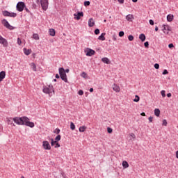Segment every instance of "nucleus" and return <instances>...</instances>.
<instances>
[{"label":"nucleus","instance_id":"20","mask_svg":"<svg viewBox=\"0 0 178 178\" xmlns=\"http://www.w3.org/2000/svg\"><path fill=\"white\" fill-rule=\"evenodd\" d=\"M23 51H24V54H25L26 56H29L30 55V54H31V49H27L26 48H24Z\"/></svg>","mask_w":178,"mask_h":178},{"label":"nucleus","instance_id":"29","mask_svg":"<svg viewBox=\"0 0 178 178\" xmlns=\"http://www.w3.org/2000/svg\"><path fill=\"white\" fill-rule=\"evenodd\" d=\"M26 126H28L29 127H34V122H26Z\"/></svg>","mask_w":178,"mask_h":178},{"label":"nucleus","instance_id":"7","mask_svg":"<svg viewBox=\"0 0 178 178\" xmlns=\"http://www.w3.org/2000/svg\"><path fill=\"white\" fill-rule=\"evenodd\" d=\"M42 147L44 149H46V150L51 149V145H49V142H48L47 140H44L42 142Z\"/></svg>","mask_w":178,"mask_h":178},{"label":"nucleus","instance_id":"64","mask_svg":"<svg viewBox=\"0 0 178 178\" xmlns=\"http://www.w3.org/2000/svg\"><path fill=\"white\" fill-rule=\"evenodd\" d=\"M138 0H132V2H137Z\"/></svg>","mask_w":178,"mask_h":178},{"label":"nucleus","instance_id":"48","mask_svg":"<svg viewBox=\"0 0 178 178\" xmlns=\"http://www.w3.org/2000/svg\"><path fill=\"white\" fill-rule=\"evenodd\" d=\"M113 41H116V40H118V36L116 35H113Z\"/></svg>","mask_w":178,"mask_h":178},{"label":"nucleus","instance_id":"46","mask_svg":"<svg viewBox=\"0 0 178 178\" xmlns=\"http://www.w3.org/2000/svg\"><path fill=\"white\" fill-rule=\"evenodd\" d=\"M78 94L79 95H83L84 94V92L82 90H80L79 92H78Z\"/></svg>","mask_w":178,"mask_h":178},{"label":"nucleus","instance_id":"25","mask_svg":"<svg viewBox=\"0 0 178 178\" xmlns=\"http://www.w3.org/2000/svg\"><path fill=\"white\" fill-rule=\"evenodd\" d=\"M173 17H174V16H173V15H168V16H167V20H168V22H172L173 21Z\"/></svg>","mask_w":178,"mask_h":178},{"label":"nucleus","instance_id":"57","mask_svg":"<svg viewBox=\"0 0 178 178\" xmlns=\"http://www.w3.org/2000/svg\"><path fill=\"white\" fill-rule=\"evenodd\" d=\"M25 10H26V12H27L28 13H30V10H28V8H25Z\"/></svg>","mask_w":178,"mask_h":178},{"label":"nucleus","instance_id":"47","mask_svg":"<svg viewBox=\"0 0 178 178\" xmlns=\"http://www.w3.org/2000/svg\"><path fill=\"white\" fill-rule=\"evenodd\" d=\"M17 44L18 45H22V40H20V38H17Z\"/></svg>","mask_w":178,"mask_h":178},{"label":"nucleus","instance_id":"22","mask_svg":"<svg viewBox=\"0 0 178 178\" xmlns=\"http://www.w3.org/2000/svg\"><path fill=\"white\" fill-rule=\"evenodd\" d=\"M139 40L142 41V42H144L145 41V35L144 33H142L139 35Z\"/></svg>","mask_w":178,"mask_h":178},{"label":"nucleus","instance_id":"16","mask_svg":"<svg viewBox=\"0 0 178 178\" xmlns=\"http://www.w3.org/2000/svg\"><path fill=\"white\" fill-rule=\"evenodd\" d=\"M113 91H115V92H120V87H119L116 84H114L113 86Z\"/></svg>","mask_w":178,"mask_h":178},{"label":"nucleus","instance_id":"56","mask_svg":"<svg viewBox=\"0 0 178 178\" xmlns=\"http://www.w3.org/2000/svg\"><path fill=\"white\" fill-rule=\"evenodd\" d=\"M167 97H168V98H170V97H172V93H168V94H167Z\"/></svg>","mask_w":178,"mask_h":178},{"label":"nucleus","instance_id":"43","mask_svg":"<svg viewBox=\"0 0 178 178\" xmlns=\"http://www.w3.org/2000/svg\"><path fill=\"white\" fill-rule=\"evenodd\" d=\"M130 136L131 137V138H133V140H136V135L134 134H130Z\"/></svg>","mask_w":178,"mask_h":178},{"label":"nucleus","instance_id":"39","mask_svg":"<svg viewBox=\"0 0 178 178\" xmlns=\"http://www.w3.org/2000/svg\"><path fill=\"white\" fill-rule=\"evenodd\" d=\"M107 131H108V133H109L111 134V133H112L113 131V130L112 129V128L108 127Z\"/></svg>","mask_w":178,"mask_h":178},{"label":"nucleus","instance_id":"55","mask_svg":"<svg viewBox=\"0 0 178 178\" xmlns=\"http://www.w3.org/2000/svg\"><path fill=\"white\" fill-rule=\"evenodd\" d=\"M119 3H124V0H118Z\"/></svg>","mask_w":178,"mask_h":178},{"label":"nucleus","instance_id":"41","mask_svg":"<svg viewBox=\"0 0 178 178\" xmlns=\"http://www.w3.org/2000/svg\"><path fill=\"white\" fill-rule=\"evenodd\" d=\"M95 34L96 35H98V34H99V29H96L95 30Z\"/></svg>","mask_w":178,"mask_h":178},{"label":"nucleus","instance_id":"45","mask_svg":"<svg viewBox=\"0 0 178 178\" xmlns=\"http://www.w3.org/2000/svg\"><path fill=\"white\" fill-rule=\"evenodd\" d=\"M123 35H124V31H120L119 33V37H123Z\"/></svg>","mask_w":178,"mask_h":178},{"label":"nucleus","instance_id":"38","mask_svg":"<svg viewBox=\"0 0 178 178\" xmlns=\"http://www.w3.org/2000/svg\"><path fill=\"white\" fill-rule=\"evenodd\" d=\"M54 133H56V134H59L60 133V129L56 128L55 131H54Z\"/></svg>","mask_w":178,"mask_h":178},{"label":"nucleus","instance_id":"61","mask_svg":"<svg viewBox=\"0 0 178 178\" xmlns=\"http://www.w3.org/2000/svg\"><path fill=\"white\" fill-rule=\"evenodd\" d=\"M141 116H145V113H140Z\"/></svg>","mask_w":178,"mask_h":178},{"label":"nucleus","instance_id":"51","mask_svg":"<svg viewBox=\"0 0 178 178\" xmlns=\"http://www.w3.org/2000/svg\"><path fill=\"white\" fill-rule=\"evenodd\" d=\"M149 24H151V26H154V20L150 19V20L149 21Z\"/></svg>","mask_w":178,"mask_h":178},{"label":"nucleus","instance_id":"21","mask_svg":"<svg viewBox=\"0 0 178 178\" xmlns=\"http://www.w3.org/2000/svg\"><path fill=\"white\" fill-rule=\"evenodd\" d=\"M22 122H23V124L26 125L27 123H29L30 121H29V118H27V117H22Z\"/></svg>","mask_w":178,"mask_h":178},{"label":"nucleus","instance_id":"37","mask_svg":"<svg viewBox=\"0 0 178 178\" xmlns=\"http://www.w3.org/2000/svg\"><path fill=\"white\" fill-rule=\"evenodd\" d=\"M165 92V90H161V94L163 98H165V97H166V94Z\"/></svg>","mask_w":178,"mask_h":178},{"label":"nucleus","instance_id":"59","mask_svg":"<svg viewBox=\"0 0 178 178\" xmlns=\"http://www.w3.org/2000/svg\"><path fill=\"white\" fill-rule=\"evenodd\" d=\"M176 158L178 159V150L176 152Z\"/></svg>","mask_w":178,"mask_h":178},{"label":"nucleus","instance_id":"10","mask_svg":"<svg viewBox=\"0 0 178 178\" xmlns=\"http://www.w3.org/2000/svg\"><path fill=\"white\" fill-rule=\"evenodd\" d=\"M0 44L3 45L5 48L8 47V43L6 39L3 38L2 36H0Z\"/></svg>","mask_w":178,"mask_h":178},{"label":"nucleus","instance_id":"18","mask_svg":"<svg viewBox=\"0 0 178 178\" xmlns=\"http://www.w3.org/2000/svg\"><path fill=\"white\" fill-rule=\"evenodd\" d=\"M6 122L8 124H13V126H15V124H13V118H6Z\"/></svg>","mask_w":178,"mask_h":178},{"label":"nucleus","instance_id":"32","mask_svg":"<svg viewBox=\"0 0 178 178\" xmlns=\"http://www.w3.org/2000/svg\"><path fill=\"white\" fill-rule=\"evenodd\" d=\"M128 40L129 41H133L134 40V36H133V35H129L128 36Z\"/></svg>","mask_w":178,"mask_h":178},{"label":"nucleus","instance_id":"62","mask_svg":"<svg viewBox=\"0 0 178 178\" xmlns=\"http://www.w3.org/2000/svg\"><path fill=\"white\" fill-rule=\"evenodd\" d=\"M69 72H70L69 69L65 70V73H69Z\"/></svg>","mask_w":178,"mask_h":178},{"label":"nucleus","instance_id":"19","mask_svg":"<svg viewBox=\"0 0 178 178\" xmlns=\"http://www.w3.org/2000/svg\"><path fill=\"white\" fill-rule=\"evenodd\" d=\"M106 33H102L100 36H99L98 40H100V41H105V35Z\"/></svg>","mask_w":178,"mask_h":178},{"label":"nucleus","instance_id":"4","mask_svg":"<svg viewBox=\"0 0 178 178\" xmlns=\"http://www.w3.org/2000/svg\"><path fill=\"white\" fill-rule=\"evenodd\" d=\"M2 24L4 26V27H6V29H8V30H14L15 27L12 26L6 20V19H3L1 21Z\"/></svg>","mask_w":178,"mask_h":178},{"label":"nucleus","instance_id":"5","mask_svg":"<svg viewBox=\"0 0 178 178\" xmlns=\"http://www.w3.org/2000/svg\"><path fill=\"white\" fill-rule=\"evenodd\" d=\"M3 16L8 17H16L17 14L16 13H10L8 10L3 11Z\"/></svg>","mask_w":178,"mask_h":178},{"label":"nucleus","instance_id":"53","mask_svg":"<svg viewBox=\"0 0 178 178\" xmlns=\"http://www.w3.org/2000/svg\"><path fill=\"white\" fill-rule=\"evenodd\" d=\"M169 72H168L166 70H164L163 72V74H168Z\"/></svg>","mask_w":178,"mask_h":178},{"label":"nucleus","instance_id":"35","mask_svg":"<svg viewBox=\"0 0 178 178\" xmlns=\"http://www.w3.org/2000/svg\"><path fill=\"white\" fill-rule=\"evenodd\" d=\"M55 141H56V143H58V141H60V135H58V136L55 138Z\"/></svg>","mask_w":178,"mask_h":178},{"label":"nucleus","instance_id":"54","mask_svg":"<svg viewBox=\"0 0 178 178\" xmlns=\"http://www.w3.org/2000/svg\"><path fill=\"white\" fill-rule=\"evenodd\" d=\"M152 119H154V118L149 117V122H150V123H152Z\"/></svg>","mask_w":178,"mask_h":178},{"label":"nucleus","instance_id":"42","mask_svg":"<svg viewBox=\"0 0 178 178\" xmlns=\"http://www.w3.org/2000/svg\"><path fill=\"white\" fill-rule=\"evenodd\" d=\"M163 126H168V121L166 120H163Z\"/></svg>","mask_w":178,"mask_h":178},{"label":"nucleus","instance_id":"44","mask_svg":"<svg viewBox=\"0 0 178 178\" xmlns=\"http://www.w3.org/2000/svg\"><path fill=\"white\" fill-rule=\"evenodd\" d=\"M144 46L145 47V48H148V47H149V43L148 42H145L144 43Z\"/></svg>","mask_w":178,"mask_h":178},{"label":"nucleus","instance_id":"30","mask_svg":"<svg viewBox=\"0 0 178 178\" xmlns=\"http://www.w3.org/2000/svg\"><path fill=\"white\" fill-rule=\"evenodd\" d=\"M33 37L34 40H40V36L37 33H34L33 35Z\"/></svg>","mask_w":178,"mask_h":178},{"label":"nucleus","instance_id":"8","mask_svg":"<svg viewBox=\"0 0 178 178\" xmlns=\"http://www.w3.org/2000/svg\"><path fill=\"white\" fill-rule=\"evenodd\" d=\"M172 30V28L169 25H163V31L164 34H169V31Z\"/></svg>","mask_w":178,"mask_h":178},{"label":"nucleus","instance_id":"33","mask_svg":"<svg viewBox=\"0 0 178 178\" xmlns=\"http://www.w3.org/2000/svg\"><path fill=\"white\" fill-rule=\"evenodd\" d=\"M55 144H56V141L54 140V138L51 139V147H54V145H55Z\"/></svg>","mask_w":178,"mask_h":178},{"label":"nucleus","instance_id":"31","mask_svg":"<svg viewBox=\"0 0 178 178\" xmlns=\"http://www.w3.org/2000/svg\"><path fill=\"white\" fill-rule=\"evenodd\" d=\"M70 129L71 130H74L76 129V126L74 125V123L70 122Z\"/></svg>","mask_w":178,"mask_h":178},{"label":"nucleus","instance_id":"12","mask_svg":"<svg viewBox=\"0 0 178 178\" xmlns=\"http://www.w3.org/2000/svg\"><path fill=\"white\" fill-rule=\"evenodd\" d=\"M74 16H75L74 19H76V20H80V17H83L84 14L83 12H78L77 14H74Z\"/></svg>","mask_w":178,"mask_h":178},{"label":"nucleus","instance_id":"1","mask_svg":"<svg viewBox=\"0 0 178 178\" xmlns=\"http://www.w3.org/2000/svg\"><path fill=\"white\" fill-rule=\"evenodd\" d=\"M44 94H48L49 97L52 96V92H54V86L52 85H49L48 87L44 86L42 90Z\"/></svg>","mask_w":178,"mask_h":178},{"label":"nucleus","instance_id":"34","mask_svg":"<svg viewBox=\"0 0 178 178\" xmlns=\"http://www.w3.org/2000/svg\"><path fill=\"white\" fill-rule=\"evenodd\" d=\"M81 77H83V79H87V73L86 72H82L81 74Z\"/></svg>","mask_w":178,"mask_h":178},{"label":"nucleus","instance_id":"14","mask_svg":"<svg viewBox=\"0 0 178 178\" xmlns=\"http://www.w3.org/2000/svg\"><path fill=\"white\" fill-rule=\"evenodd\" d=\"M126 19L127 22H133V20H134V16H133L131 14H129L126 16Z\"/></svg>","mask_w":178,"mask_h":178},{"label":"nucleus","instance_id":"2","mask_svg":"<svg viewBox=\"0 0 178 178\" xmlns=\"http://www.w3.org/2000/svg\"><path fill=\"white\" fill-rule=\"evenodd\" d=\"M60 77L61 80L65 81V83H67V76L66 75V72H65V68L60 67L58 69Z\"/></svg>","mask_w":178,"mask_h":178},{"label":"nucleus","instance_id":"17","mask_svg":"<svg viewBox=\"0 0 178 178\" xmlns=\"http://www.w3.org/2000/svg\"><path fill=\"white\" fill-rule=\"evenodd\" d=\"M102 62H103V63H106V65L111 64V60L106 57L102 58Z\"/></svg>","mask_w":178,"mask_h":178},{"label":"nucleus","instance_id":"49","mask_svg":"<svg viewBox=\"0 0 178 178\" xmlns=\"http://www.w3.org/2000/svg\"><path fill=\"white\" fill-rule=\"evenodd\" d=\"M59 147H60V145L58 142H56L54 148H59Z\"/></svg>","mask_w":178,"mask_h":178},{"label":"nucleus","instance_id":"9","mask_svg":"<svg viewBox=\"0 0 178 178\" xmlns=\"http://www.w3.org/2000/svg\"><path fill=\"white\" fill-rule=\"evenodd\" d=\"M13 122H15V123H16V124H19V125L23 124L22 118L15 117L13 118Z\"/></svg>","mask_w":178,"mask_h":178},{"label":"nucleus","instance_id":"23","mask_svg":"<svg viewBox=\"0 0 178 178\" xmlns=\"http://www.w3.org/2000/svg\"><path fill=\"white\" fill-rule=\"evenodd\" d=\"M154 115H155V116L159 117L161 115V110H159V108H155L154 109Z\"/></svg>","mask_w":178,"mask_h":178},{"label":"nucleus","instance_id":"6","mask_svg":"<svg viewBox=\"0 0 178 178\" xmlns=\"http://www.w3.org/2000/svg\"><path fill=\"white\" fill-rule=\"evenodd\" d=\"M40 3L43 10L48 9V0H40Z\"/></svg>","mask_w":178,"mask_h":178},{"label":"nucleus","instance_id":"60","mask_svg":"<svg viewBox=\"0 0 178 178\" xmlns=\"http://www.w3.org/2000/svg\"><path fill=\"white\" fill-rule=\"evenodd\" d=\"M59 77H60V76H59V74H56V79H59Z\"/></svg>","mask_w":178,"mask_h":178},{"label":"nucleus","instance_id":"3","mask_svg":"<svg viewBox=\"0 0 178 178\" xmlns=\"http://www.w3.org/2000/svg\"><path fill=\"white\" fill-rule=\"evenodd\" d=\"M16 8L18 12H23L24 8H26V4L23 1H19L17 3Z\"/></svg>","mask_w":178,"mask_h":178},{"label":"nucleus","instance_id":"28","mask_svg":"<svg viewBox=\"0 0 178 178\" xmlns=\"http://www.w3.org/2000/svg\"><path fill=\"white\" fill-rule=\"evenodd\" d=\"M30 65H31L33 72H36L37 71V65H35V63H32Z\"/></svg>","mask_w":178,"mask_h":178},{"label":"nucleus","instance_id":"26","mask_svg":"<svg viewBox=\"0 0 178 178\" xmlns=\"http://www.w3.org/2000/svg\"><path fill=\"white\" fill-rule=\"evenodd\" d=\"M122 166L124 168V169H127V168H129V163H127V161H124L122 162Z\"/></svg>","mask_w":178,"mask_h":178},{"label":"nucleus","instance_id":"58","mask_svg":"<svg viewBox=\"0 0 178 178\" xmlns=\"http://www.w3.org/2000/svg\"><path fill=\"white\" fill-rule=\"evenodd\" d=\"M94 92V88H91L90 89V92Z\"/></svg>","mask_w":178,"mask_h":178},{"label":"nucleus","instance_id":"27","mask_svg":"<svg viewBox=\"0 0 178 178\" xmlns=\"http://www.w3.org/2000/svg\"><path fill=\"white\" fill-rule=\"evenodd\" d=\"M87 129V127L82 126L79 127V131L80 133H84L86 131V129Z\"/></svg>","mask_w":178,"mask_h":178},{"label":"nucleus","instance_id":"24","mask_svg":"<svg viewBox=\"0 0 178 178\" xmlns=\"http://www.w3.org/2000/svg\"><path fill=\"white\" fill-rule=\"evenodd\" d=\"M49 35H51V37H55V29H51L49 31Z\"/></svg>","mask_w":178,"mask_h":178},{"label":"nucleus","instance_id":"13","mask_svg":"<svg viewBox=\"0 0 178 178\" xmlns=\"http://www.w3.org/2000/svg\"><path fill=\"white\" fill-rule=\"evenodd\" d=\"M6 76V72H5V71H1L0 72V83L1 81H3V79H5Z\"/></svg>","mask_w":178,"mask_h":178},{"label":"nucleus","instance_id":"40","mask_svg":"<svg viewBox=\"0 0 178 178\" xmlns=\"http://www.w3.org/2000/svg\"><path fill=\"white\" fill-rule=\"evenodd\" d=\"M84 6H90V1H86L84 2Z\"/></svg>","mask_w":178,"mask_h":178},{"label":"nucleus","instance_id":"11","mask_svg":"<svg viewBox=\"0 0 178 178\" xmlns=\"http://www.w3.org/2000/svg\"><path fill=\"white\" fill-rule=\"evenodd\" d=\"M92 55H95V51L88 48L86 52V56H92Z\"/></svg>","mask_w":178,"mask_h":178},{"label":"nucleus","instance_id":"15","mask_svg":"<svg viewBox=\"0 0 178 178\" xmlns=\"http://www.w3.org/2000/svg\"><path fill=\"white\" fill-rule=\"evenodd\" d=\"M95 24V21H94V19L90 18L88 20V26L89 27H94V25Z\"/></svg>","mask_w":178,"mask_h":178},{"label":"nucleus","instance_id":"36","mask_svg":"<svg viewBox=\"0 0 178 178\" xmlns=\"http://www.w3.org/2000/svg\"><path fill=\"white\" fill-rule=\"evenodd\" d=\"M135 97L137 99H134V102H138V101H140V97H138V95H136Z\"/></svg>","mask_w":178,"mask_h":178},{"label":"nucleus","instance_id":"50","mask_svg":"<svg viewBox=\"0 0 178 178\" xmlns=\"http://www.w3.org/2000/svg\"><path fill=\"white\" fill-rule=\"evenodd\" d=\"M154 67L155 69H159V64L158 63L154 64Z\"/></svg>","mask_w":178,"mask_h":178},{"label":"nucleus","instance_id":"52","mask_svg":"<svg viewBox=\"0 0 178 178\" xmlns=\"http://www.w3.org/2000/svg\"><path fill=\"white\" fill-rule=\"evenodd\" d=\"M174 47H175V45H173L172 43H170V44H168L169 48H174Z\"/></svg>","mask_w":178,"mask_h":178},{"label":"nucleus","instance_id":"63","mask_svg":"<svg viewBox=\"0 0 178 178\" xmlns=\"http://www.w3.org/2000/svg\"><path fill=\"white\" fill-rule=\"evenodd\" d=\"M154 30L155 31H158V26H156Z\"/></svg>","mask_w":178,"mask_h":178}]
</instances>
